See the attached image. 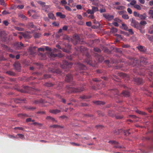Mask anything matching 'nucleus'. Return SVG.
Listing matches in <instances>:
<instances>
[{
  "label": "nucleus",
  "instance_id": "nucleus-1",
  "mask_svg": "<svg viewBox=\"0 0 153 153\" xmlns=\"http://www.w3.org/2000/svg\"><path fill=\"white\" fill-rule=\"evenodd\" d=\"M76 67L78 68L79 71H80L79 72L81 74L83 75L87 74V73L82 71H85L87 69L85 65L81 63H78L76 65Z\"/></svg>",
  "mask_w": 153,
  "mask_h": 153
},
{
  "label": "nucleus",
  "instance_id": "nucleus-2",
  "mask_svg": "<svg viewBox=\"0 0 153 153\" xmlns=\"http://www.w3.org/2000/svg\"><path fill=\"white\" fill-rule=\"evenodd\" d=\"M82 88H68L66 90V92L68 93H70L72 92H79L83 91Z\"/></svg>",
  "mask_w": 153,
  "mask_h": 153
},
{
  "label": "nucleus",
  "instance_id": "nucleus-3",
  "mask_svg": "<svg viewBox=\"0 0 153 153\" xmlns=\"http://www.w3.org/2000/svg\"><path fill=\"white\" fill-rule=\"evenodd\" d=\"M63 64L60 65L61 68L63 69H65L67 68H70L72 65V63L70 62H68L65 60L63 61Z\"/></svg>",
  "mask_w": 153,
  "mask_h": 153
},
{
  "label": "nucleus",
  "instance_id": "nucleus-4",
  "mask_svg": "<svg viewBox=\"0 0 153 153\" xmlns=\"http://www.w3.org/2000/svg\"><path fill=\"white\" fill-rule=\"evenodd\" d=\"M130 21L131 22V25L136 28H139L140 26V25L138 22L134 19L133 18H132L130 19Z\"/></svg>",
  "mask_w": 153,
  "mask_h": 153
},
{
  "label": "nucleus",
  "instance_id": "nucleus-5",
  "mask_svg": "<svg viewBox=\"0 0 153 153\" xmlns=\"http://www.w3.org/2000/svg\"><path fill=\"white\" fill-rule=\"evenodd\" d=\"M96 10H99L100 13L105 12L106 11V10H87V13L88 14H91V15L88 16V17L90 18L93 19L94 18V17L92 14L94 13V12H95Z\"/></svg>",
  "mask_w": 153,
  "mask_h": 153
},
{
  "label": "nucleus",
  "instance_id": "nucleus-6",
  "mask_svg": "<svg viewBox=\"0 0 153 153\" xmlns=\"http://www.w3.org/2000/svg\"><path fill=\"white\" fill-rule=\"evenodd\" d=\"M118 13L120 15H122V17L123 19H129L128 15L124 14V13H126V10H122L121 11L118 12Z\"/></svg>",
  "mask_w": 153,
  "mask_h": 153
},
{
  "label": "nucleus",
  "instance_id": "nucleus-7",
  "mask_svg": "<svg viewBox=\"0 0 153 153\" xmlns=\"http://www.w3.org/2000/svg\"><path fill=\"white\" fill-rule=\"evenodd\" d=\"M21 33L25 39H30L32 37L30 32L27 31L24 33L22 32Z\"/></svg>",
  "mask_w": 153,
  "mask_h": 153
},
{
  "label": "nucleus",
  "instance_id": "nucleus-8",
  "mask_svg": "<svg viewBox=\"0 0 153 153\" xmlns=\"http://www.w3.org/2000/svg\"><path fill=\"white\" fill-rule=\"evenodd\" d=\"M73 39L75 41V43H73L74 45L80 42V38L78 35L74 34L73 36Z\"/></svg>",
  "mask_w": 153,
  "mask_h": 153
},
{
  "label": "nucleus",
  "instance_id": "nucleus-9",
  "mask_svg": "<svg viewBox=\"0 0 153 153\" xmlns=\"http://www.w3.org/2000/svg\"><path fill=\"white\" fill-rule=\"evenodd\" d=\"M103 16L108 21L112 20L114 18L113 16L110 15L108 13H104L103 14Z\"/></svg>",
  "mask_w": 153,
  "mask_h": 153
},
{
  "label": "nucleus",
  "instance_id": "nucleus-10",
  "mask_svg": "<svg viewBox=\"0 0 153 153\" xmlns=\"http://www.w3.org/2000/svg\"><path fill=\"white\" fill-rule=\"evenodd\" d=\"M95 56L96 59L99 62H102L104 59L102 56L99 55L97 54H95Z\"/></svg>",
  "mask_w": 153,
  "mask_h": 153
},
{
  "label": "nucleus",
  "instance_id": "nucleus-11",
  "mask_svg": "<svg viewBox=\"0 0 153 153\" xmlns=\"http://www.w3.org/2000/svg\"><path fill=\"white\" fill-rule=\"evenodd\" d=\"M140 63H141L145 65H147L148 62L147 59L143 57H141L140 58Z\"/></svg>",
  "mask_w": 153,
  "mask_h": 153
},
{
  "label": "nucleus",
  "instance_id": "nucleus-12",
  "mask_svg": "<svg viewBox=\"0 0 153 153\" xmlns=\"http://www.w3.org/2000/svg\"><path fill=\"white\" fill-rule=\"evenodd\" d=\"M85 62L88 64L93 66V63L91 58L90 56H87L85 59Z\"/></svg>",
  "mask_w": 153,
  "mask_h": 153
},
{
  "label": "nucleus",
  "instance_id": "nucleus-13",
  "mask_svg": "<svg viewBox=\"0 0 153 153\" xmlns=\"http://www.w3.org/2000/svg\"><path fill=\"white\" fill-rule=\"evenodd\" d=\"M13 65L16 70L18 71H20L21 69V66L19 63L18 62H15Z\"/></svg>",
  "mask_w": 153,
  "mask_h": 153
},
{
  "label": "nucleus",
  "instance_id": "nucleus-14",
  "mask_svg": "<svg viewBox=\"0 0 153 153\" xmlns=\"http://www.w3.org/2000/svg\"><path fill=\"white\" fill-rule=\"evenodd\" d=\"M72 79V76L71 74H68L65 77V80L67 82L71 81Z\"/></svg>",
  "mask_w": 153,
  "mask_h": 153
},
{
  "label": "nucleus",
  "instance_id": "nucleus-15",
  "mask_svg": "<svg viewBox=\"0 0 153 153\" xmlns=\"http://www.w3.org/2000/svg\"><path fill=\"white\" fill-rule=\"evenodd\" d=\"M49 70L51 72L56 73L57 74H60L61 72V71L59 69H57L50 68Z\"/></svg>",
  "mask_w": 153,
  "mask_h": 153
},
{
  "label": "nucleus",
  "instance_id": "nucleus-16",
  "mask_svg": "<svg viewBox=\"0 0 153 153\" xmlns=\"http://www.w3.org/2000/svg\"><path fill=\"white\" fill-rule=\"evenodd\" d=\"M25 100V99H22L21 98H16L13 100L15 102L18 103L22 102H24Z\"/></svg>",
  "mask_w": 153,
  "mask_h": 153
},
{
  "label": "nucleus",
  "instance_id": "nucleus-17",
  "mask_svg": "<svg viewBox=\"0 0 153 153\" xmlns=\"http://www.w3.org/2000/svg\"><path fill=\"white\" fill-rule=\"evenodd\" d=\"M80 50L83 53H87L88 52L87 48L83 46H80Z\"/></svg>",
  "mask_w": 153,
  "mask_h": 153
},
{
  "label": "nucleus",
  "instance_id": "nucleus-18",
  "mask_svg": "<svg viewBox=\"0 0 153 153\" xmlns=\"http://www.w3.org/2000/svg\"><path fill=\"white\" fill-rule=\"evenodd\" d=\"M134 80L138 84H140L143 82V80L141 78H136L134 79Z\"/></svg>",
  "mask_w": 153,
  "mask_h": 153
},
{
  "label": "nucleus",
  "instance_id": "nucleus-19",
  "mask_svg": "<svg viewBox=\"0 0 153 153\" xmlns=\"http://www.w3.org/2000/svg\"><path fill=\"white\" fill-rule=\"evenodd\" d=\"M33 35L35 39H38L41 36V34L39 32H36L33 33Z\"/></svg>",
  "mask_w": 153,
  "mask_h": 153
},
{
  "label": "nucleus",
  "instance_id": "nucleus-20",
  "mask_svg": "<svg viewBox=\"0 0 153 153\" xmlns=\"http://www.w3.org/2000/svg\"><path fill=\"white\" fill-rule=\"evenodd\" d=\"M121 95L125 97H128L130 96V93L127 90H125L121 93Z\"/></svg>",
  "mask_w": 153,
  "mask_h": 153
},
{
  "label": "nucleus",
  "instance_id": "nucleus-21",
  "mask_svg": "<svg viewBox=\"0 0 153 153\" xmlns=\"http://www.w3.org/2000/svg\"><path fill=\"white\" fill-rule=\"evenodd\" d=\"M61 112V110L58 109H53L50 110L49 111V112L53 114H56L58 113Z\"/></svg>",
  "mask_w": 153,
  "mask_h": 153
},
{
  "label": "nucleus",
  "instance_id": "nucleus-22",
  "mask_svg": "<svg viewBox=\"0 0 153 153\" xmlns=\"http://www.w3.org/2000/svg\"><path fill=\"white\" fill-rule=\"evenodd\" d=\"M27 27L28 28H36V26L32 22H28L27 25Z\"/></svg>",
  "mask_w": 153,
  "mask_h": 153
},
{
  "label": "nucleus",
  "instance_id": "nucleus-23",
  "mask_svg": "<svg viewBox=\"0 0 153 153\" xmlns=\"http://www.w3.org/2000/svg\"><path fill=\"white\" fill-rule=\"evenodd\" d=\"M71 48V46L69 45H68L67 48H63L62 49V50L64 52L68 53L70 51Z\"/></svg>",
  "mask_w": 153,
  "mask_h": 153
},
{
  "label": "nucleus",
  "instance_id": "nucleus-24",
  "mask_svg": "<svg viewBox=\"0 0 153 153\" xmlns=\"http://www.w3.org/2000/svg\"><path fill=\"white\" fill-rule=\"evenodd\" d=\"M46 119L48 120H51L52 122L57 123V121L55 119L50 116H48L46 117Z\"/></svg>",
  "mask_w": 153,
  "mask_h": 153
},
{
  "label": "nucleus",
  "instance_id": "nucleus-25",
  "mask_svg": "<svg viewBox=\"0 0 153 153\" xmlns=\"http://www.w3.org/2000/svg\"><path fill=\"white\" fill-rule=\"evenodd\" d=\"M50 128H63V127L61 126L58 125H51L50 126Z\"/></svg>",
  "mask_w": 153,
  "mask_h": 153
},
{
  "label": "nucleus",
  "instance_id": "nucleus-26",
  "mask_svg": "<svg viewBox=\"0 0 153 153\" xmlns=\"http://www.w3.org/2000/svg\"><path fill=\"white\" fill-rule=\"evenodd\" d=\"M49 56L51 59H53V58L57 56V54H54L51 52L49 54Z\"/></svg>",
  "mask_w": 153,
  "mask_h": 153
},
{
  "label": "nucleus",
  "instance_id": "nucleus-27",
  "mask_svg": "<svg viewBox=\"0 0 153 153\" xmlns=\"http://www.w3.org/2000/svg\"><path fill=\"white\" fill-rule=\"evenodd\" d=\"M111 92L114 95H119V92L118 90L116 89H114L111 90Z\"/></svg>",
  "mask_w": 153,
  "mask_h": 153
},
{
  "label": "nucleus",
  "instance_id": "nucleus-28",
  "mask_svg": "<svg viewBox=\"0 0 153 153\" xmlns=\"http://www.w3.org/2000/svg\"><path fill=\"white\" fill-rule=\"evenodd\" d=\"M56 15L57 16L61 18H64L66 16L64 14H62L60 12H57L56 13Z\"/></svg>",
  "mask_w": 153,
  "mask_h": 153
},
{
  "label": "nucleus",
  "instance_id": "nucleus-29",
  "mask_svg": "<svg viewBox=\"0 0 153 153\" xmlns=\"http://www.w3.org/2000/svg\"><path fill=\"white\" fill-rule=\"evenodd\" d=\"M130 129L127 130H123V132L125 136H127L131 134V133L129 132Z\"/></svg>",
  "mask_w": 153,
  "mask_h": 153
},
{
  "label": "nucleus",
  "instance_id": "nucleus-30",
  "mask_svg": "<svg viewBox=\"0 0 153 153\" xmlns=\"http://www.w3.org/2000/svg\"><path fill=\"white\" fill-rule=\"evenodd\" d=\"M128 65H131L132 66L134 65L135 64H134V60L133 59H129L128 60Z\"/></svg>",
  "mask_w": 153,
  "mask_h": 153
},
{
  "label": "nucleus",
  "instance_id": "nucleus-31",
  "mask_svg": "<svg viewBox=\"0 0 153 153\" xmlns=\"http://www.w3.org/2000/svg\"><path fill=\"white\" fill-rule=\"evenodd\" d=\"M120 27L126 30H127L128 29V27L124 23H122V24L121 27Z\"/></svg>",
  "mask_w": 153,
  "mask_h": 153
},
{
  "label": "nucleus",
  "instance_id": "nucleus-32",
  "mask_svg": "<svg viewBox=\"0 0 153 153\" xmlns=\"http://www.w3.org/2000/svg\"><path fill=\"white\" fill-rule=\"evenodd\" d=\"M48 17L52 19L53 20L55 19L54 15L51 13H48Z\"/></svg>",
  "mask_w": 153,
  "mask_h": 153
},
{
  "label": "nucleus",
  "instance_id": "nucleus-33",
  "mask_svg": "<svg viewBox=\"0 0 153 153\" xmlns=\"http://www.w3.org/2000/svg\"><path fill=\"white\" fill-rule=\"evenodd\" d=\"M38 56H41V59H44L45 57V54H43L39 52L38 53Z\"/></svg>",
  "mask_w": 153,
  "mask_h": 153
},
{
  "label": "nucleus",
  "instance_id": "nucleus-34",
  "mask_svg": "<svg viewBox=\"0 0 153 153\" xmlns=\"http://www.w3.org/2000/svg\"><path fill=\"white\" fill-rule=\"evenodd\" d=\"M94 102L97 105H103L105 104L104 102L99 101H94Z\"/></svg>",
  "mask_w": 153,
  "mask_h": 153
},
{
  "label": "nucleus",
  "instance_id": "nucleus-35",
  "mask_svg": "<svg viewBox=\"0 0 153 153\" xmlns=\"http://www.w3.org/2000/svg\"><path fill=\"white\" fill-rule=\"evenodd\" d=\"M34 102L36 104H38L40 103H44L45 101L43 100H35Z\"/></svg>",
  "mask_w": 153,
  "mask_h": 153
},
{
  "label": "nucleus",
  "instance_id": "nucleus-36",
  "mask_svg": "<svg viewBox=\"0 0 153 153\" xmlns=\"http://www.w3.org/2000/svg\"><path fill=\"white\" fill-rule=\"evenodd\" d=\"M147 38L151 42H153V36H151L150 35L146 34V35Z\"/></svg>",
  "mask_w": 153,
  "mask_h": 153
},
{
  "label": "nucleus",
  "instance_id": "nucleus-37",
  "mask_svg": "<svg viewBox=\"0 0 153 153\" xmlns=\"http://www.w3.org/2000/svg\"><path fill=\"white\" fill-rule=\"evenodd\" d=\"M119 75L122 77H123V78H125L126 77H128V76L126 74L123 73H120L119 74Z\"/></svg>",
  "mask_w": 153,
  "mask_h": 153
},
{
  "label": "nucleus",
  "instance_id": "nucleus-38",
  "mask_svg": "<svg viewBox=\"0 0 153 153\" xmlns=\"http://www.w3.org/2000/svg\"><path fill=\"white\" fill-rule=\"evenodd\" d=\"M10 12L8 10H4L2 13V14L3 15H7L10 13Z\"/></svg>",
  "mask_w": 153,
  "mask_h": 153
},
{
  "label": "nucleus",
  "instance_id": "nucleus-39",
  "mask_svg": "<svg viewBox=\"0 0 153 153\" xmlns=\"http://www.w3.org/2000/svg\"><path fill=\"white\" fill-rule=\"evenodd\" d=\"M45 86L48 87H52L53 85V84L51 83L48 82H46L45 83L44 85Z\"/></svg>",
  "mask_w": 153,
  "mask_h": 153
},
{
  "label": "nucleus",
  "instance_id": "nucleus-40",
  "mask_svg": "<svg viewBox=\"0 0 153 153\" xmlns=\"http://www.w3.org/2000/svg\"><path fill=\"white\" fill-rule=\"evenodd\" d=\"M9 75L12 76H14L15 74L13 72L11 71H7L6 72Z\"/></svg>",
  "mask_w": 153,
  "mask_h": 153
},
{
  "label": "nucleus",
  "instance_id": "nucleus-41",
  "mask_svg": "<svg viewBox=\"0 0 153 153\" xmlns=\"http://www.w3.org/2000/svg\"><path fill=\"white\" fill-rule=\"evenodd\" d=\"M108 143L112 144L117 145L118 144V143L114 140H111L108 142Z\"/></svg>",
  "mask_w": 153,
  "mask_h": 153
},
{
  "label": "nucleus",
  "instance_id": "nucleus-42",
  "mask_svg": "<svg viewBox=\"0 0 153 153\" xmlns=\"http://www.w3.org/2000/svg\"><path fill=\"white\" fill-rule=\"evenodd\" d=\"M137 48L138 49L141 51L144 52L145 51L143 46H139Z\"/></svg>",
  "mask_w": 153,
  "mask_h": 153
},
{
  "label": "nucleus",
  "instance_id": "nucleus-43",
  "mask_svg": "<svg viewBox=\"0 0 153 153\" xmlns=\"http://www.w3.org/2000/svg\"><path fill=\"white\" fill-rule=\"evenodd\" d=\"M19 16L21 18L24 19L25 20H26L27 18L24 15L22 14H20L19 15Z\"/></svg>",
  "mask_w": 153,
  "mask_h": 153
},
{
  "label": "nucleus",
  "instance_id": "nucleus-44",
  "mask_svg": "<svg viewBox=\"0 0 153 153\" xmlns=\"http://www.w3.org/2000/svg\"><path fill=\"white\" fill-rule=\"evenodd\" d=\"M32 124H33L34 126L38 125L39 126H42V124L37 122H34Z\"/></svg>",
  "mask_w": 153,
  "mask_h": 153
},
{
  "label": "nucleus",
  "instance_id": "nucleus-45",
  "mask_svg": "<svg viewBox=\"0 0 153 153\" xmlns=\"http://www.w3.org/2000/svg\"><path fill=\"white\" fill-rule=\"evenodd\" d=\"M80 97L82 99H88L90 98V96H86L84 95Z\"/></svg>",
  "mask_w": 153,
  "mask_h": 153
},
{
  "label": "nucleus",
  "instance_id": "nucleus-46",
  "mask_svg": "<svg viewBox=\"0 0 153 153\" xmlns=\"http://www.w3.org/2000/svg\"><path fill=\"white\" fill-rule=\"evenodd\" d=\"M149 13L150 15V17L153 18V10H149Z\"/></svg>",
  "mask_w": 153,
  "mask_h": 153
},
{
  "label": "nucleus",
  "instance_id": "nucleus-47",
  "mask_svg": "<svg viewBox=\"0 0 153 153\" xmlns=\"http://www.w3.org/2000/svg\"><path fill=\"white\" fill-rule=\"evenodd\" d=\"M24 6L23 5H18L16 7H15L14 9L18 8L19 9H22L23 8Z\"/></svg>",
  "mask_w": 153,
  "mask_h": 153
},
{
  "label": "nucleus",
  "instance_id": "nucleus-48",
  "mask_svg": "<svg viewBox=\"0 0 153 153\" xmlns=\"http://www.w3.org/2000/svg\"><path fill=\"white\" fill-rule=\"evenodd\" d=\"M17 136H18L19 137L21 138V139H23L25 138V136L24 135L22 134H17Z\"/></svg>",
  "mask_w": 153,
  "mask_h": 153
},
{
  "label": "nucleus",
  "instance_id": "nucleus-49",
  "mask_svg": "<svg viewBox=\"0 0 153 153\" xmlns=\"http://www.w3.org/2000/svg\"><path fill=\"white\" fill-rule=\"evenodd\" d=\"M94 50L96 52L100 53L101 52V50L100 49L98 48H94Z\"/></svg>",
  "mask_w": 153,
  "mask_h": 153
},
{
  "label": "nucleus",
  "instance_id": "nucleus-50",
  "mask_svg": "<svg viewBox=\"0 0 153 153\" xmlns=\"http://www.w3.org/2000/svg\"><path fill=\"white\" fill-rule=\"evenodd\" d=\"M115 145L114 146V147L115 148H119L121 149L123 148V146H119L117 145Z\"/></svg>",
  "mask_w": 153,
  "mask_h": 153
},
{
  "label": "nucleus",
  "instance_id": "nucleus-51",
  "mask_svg": "<svg viewBox=\"0 0 153 153\" xmlns=\"http://www.w3.org/2000/svg\"><path fill=\"white\" fill-rule=\"evenodd\" d=\"M115 135H117L120 133L119 130L118 129H115L114 131Z\"/></svg>",
  "mask_w": 153,
  "mask_h": 153
},
{
  "label": "nucleus",
  "instance_id": "nucleus-52",
  "mask_svg": "<svg viewBox=\"0 0 153 153\" xmlns=\"http://www.w3.org/2000/svg\"><path fill=\"white\" fill-rule=\"evenodd\" d=\"M51 75L48 74H45L44 75V78L46 79L51 77Z\"/></svg>",
  "mask_w": 153,
  "mask_h": 153
},
{
  "label": "nucleus",
  "instance_id": "nucleus-53",
  "mask_svg": "<svg viewBox=\"0 0 153 153\" xmlns=\"http://www.w3.org/2000/svg\"><path fill=\"white\" fill-rule=\"evenodd\" d=\"M15 29L18 31H23V28L19 27H15Z\"/></svg>",
  "mask_w": 153,
  "mask_h": 153
},
{
  "label": "nucleus",
  "instance_id": "nucleus-54",
  "mask_svg": "<svg viewBox=\"0 0 153 153\" xmlns=\"http://www.w3.org/2000/svg\"><path fill=\"white\" fill-rule=\"evenodd\" d=\"M128 31L129 33L131 35H133L134 34V33L132 30L131 29H128Z\"/></svg>",
  "mask_w": 153,
  "mask_h": 153
},
{
  "label": "nucleus",
  "instance_id": "nucleus-55",
  "mask_svg": "<svg viewBox=\"0 0 153 153\" xmlns=\"http://www.w3.org/2000/svg\"><path fill=\"white\" fill-rule=\"evenodd\" d=\"M26 109H30V110H34L36 108L34 107H31L30 106H26L25 107Z\"/></svg>",
  "mask_w": 153,
  "mask_h": 153
},
{
  "label": "nucleus",
  "instance_id": "nucleus-56",
  "mask_svg": "<svg viewBox=\"0 0 153 153\" xmlns=\"http://www.w3.org/2000/svg\"><path fill=\"white\" fill-rule=\"evenodd\" d=\"M58 97L59 98H60L62 100V101L64 103H65L66 102V101L63 98H61V97L60 95H58Z\"/></svg>",
  "mask_w": 153,
  "mask_h": 153
},
{
  "label": "nucleus",
  "instance_id": "nucleus-57",
  "mask_svg": "<svg viewBox=\"0 0 153 153\" xmlns=\"http://www.w3.org/2000/svg\"><path fill=\"white\" fill-rule=\"evenodd\" d=\"M70 143L71 144H72L74 146H80V144H78V143H75L71 142V143Z\"/></svg>",
  "mask_w": 153,
  "mask_h": 153
},
{
  "label": "nucleus",
  "instance_id": "nucleus-58",
  "mask_svg": "<svg viewBox=\"0 0 153 153\" xmlns=\"http://www.w3.org/2000/svg\"><path fill=\"white\" fill-rule=\"evenodd\" d=\"M33 10H29L27 12V13H28V15H29V16H30L33 13Z\"/></svg>",
  "mask_w": 153,
  "mask_h": 153
},
{
  "label": "nucleus",
  "instance_id": "nucleus-59",
  "mask_svg": "<svg viewBox=\"0 0 153 153\" xmlns=\"http://www.w3.org/2000/svg\"><path fill=\"white\" fill-rule=\"evenodd\" d=\"M139 17L141 19H145L146 18L145 15L140 14Z\"/></svg>",
  "mask_w": 153,
  "mask_h": 153
},
{
  "label": "nucleus",
  "instance_id": "nucleus-60",
  "mask_svg": "<svg viewBox=\"0 0 153 153\" xmlns=\"http://www.w3.org/2000/svg\"><path fill=\"white\" fill-rule=\"evenodd\" d=\"M136 3V1L133 0L131 1V2L130 3V4L132 5H134Z\"/></svg>",
  "mask_w": 153,
  "mask_h": 153
},
{
  "label": "nucleus",
  "instance_id": "nucleus-61",
  "mask_svg": "<svg viewBox=\"0 0 153 153\" xmlns=\"http://www.w3.org/2000/svg\"><path fill=\"white\" fill-rule=\"evenodd\" d=\"M134 7L137 10H140V6L137 4L135 5L134 6Z\"/></svg>",
  "mask_w": 153,
  "mask_h": 153
},
{
  "label": "nucleus",
  "instance_id": "nucleus-62",
  "mask_svg": "<svg viewBox=\"0 0 153 153\" xmlns=\"http://www.w3.org/2000/svg\"><path fill=\"white\" fill-rule=\"evenodd\" d=\"M147 24V23L146 21H141L140 22V24L141 25H146Z\"/></svg>",
  "mask_w": 153,
  "mask_h": 153
},
{
  "label": "nucleus",
  "instance_id": "nucleus-63",
  "mask_svg": "<svg viewBox=\"0 0 153 153\" xmlns=\"http://www.w3.org/2000/svg\"><path fill=\"white\" fill-rule=\"evenodd\" d=\"M0 4H1L4 6H5L6 5V4L4 3V0H0Z\"/></svg>",
  "mask_w": 153,
  "mask_h": 153
},
{
  "label": "nucleus",
  "instance_id": "nucleus-64",
  "mask_svg": "<svg viewBox=\"0 0 153 153\" xmlns=\"http://www.w3.org/2000/svg\"><path fill=\"white\" fill-rule=\"evenodd\" d=\"M3 23L5 25L7 26L9 24V22H8L6 20H4L3 21Z\"/></svg>",
  "mask_w": 153,
  "mask_h": 153
}]
</instances>
